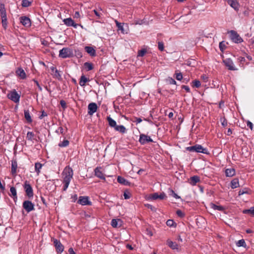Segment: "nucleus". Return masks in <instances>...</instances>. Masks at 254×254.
I'll use <instances>...</instances> for the list:
<instances>
[{
  "label": "nucleus",
  "instance_id": "1",
  "mask_svg": "<svg viewBox=\"0 0 254 254\" xmlns=\"http://www.w3.org/2000/svg\"><path fill=\"white\" fill-rule=\"evenodd\" d=\"M186 149L190 152L207 153V149L206 148H204L199 144H196L194 146L187 147L186 148Z\"/></svg>",
  "mask_w": 254,
  "mask_h": 254
},
{
  "label": "nucleus",
  "instance_id": "2",
  "mask_svg": "<svg viewBox=\"0 0 254 254\" xmlns=\"http://www.w3.org/2000/svg\"><path fill=\"white\" fill-rule=\"evenodd\" d=\"M73 56L72 50L68 48H64L59 51V57L64 59L71 57Z\"/></svg>",
  "mask_w": 254,
  "mask_h": 254
},
{
  "label": "nucleus",
  "instance_id": "3",
  "mask_svg": "<svg viewBox=\"0 0 254 254\" xmlns=\"http://www.w3.org/2000/svg\"><path fill=\"white\" fill-rule=\"evenodd\" d=\"M229 33L230 38L233 42L235 43H240L243 41L242 38L236 31L231 30Z\"/></svg>",
  "mask_w": 254,
  "mask_h": 254
},
{
  "label": "nucleus",
  "instance_id": "4",
  "mask_svg": "<svg viewBox=\"0 0 254 254\" xmlns=\"http://www.w3.org/2000/svg\"><path fill=\"white\" fill-rule=\"evenodd\" d=\"M52 241H53L54 246L55 247L57 253H62L64 250V246L60 241L57 239H52Z\"/></svg>",
  "mask_w": 254,
  "mask_h": 254
},
{
  "label": "nucleus",
  "instance_id": "5",
  "mask_svg": "<svg viewBox=\"0 0 254 254\" xmlns=\"http://www.w3.org/2000/svg\"><path fill=\"white\" fill-rule=\"evenodd\" d=\"M23 207L27 212H29L34 209V205L29 200H25L23 203Z\"/></svg>",
  "mask_w": 254,
  "mask_h": 254
},
{
  "label": "nucleus",
  "instance_id": "6",
  "mask_svg": "<svg viewBox=\"0 0 254 254\" xmlns=\"http://www.w3.org/2000/svg\"><path fill=\"white\" fill-rule=\"evenodd\" d=\"M223 63L228 68L229 70H235L236 68L235 67L234 65V63L232 60L230 59H226L223 61Z\"/></svg>",
  "mask_w": 254,
  "mask_h": 254
},
{
  "label": "nucleus",
  "instance_id": "7",
  "mask_svg": "<svg viewBox=\"0 0 254 254\" xmlns=\"http://www.w3.org/2000/svg\"><path fill=\"white\" fill-rule=\"evenodd\" d=\"M139 141L141 144H144L147 142H153V140L150 136L144 134H141L139 136Z\"/></svg>",
  "mask_w": 254,
  "mask_h": 254
},
{
  "label": "nucleus",
  "instance_id": "8",
  "mask_svg": "<svg viewBox=\"0 0 254 254\" xmlns=\"http://www.w3.org/2000/svg\"><path fill=\"white\" fill-rule=\"evenodd\" d=\"M51 71V74L53 75V77L58 79L59 80L61 79V74L60 73V71L58 70L54 66H51L50 67Z\"/></svg>",
  "mask_w": 254,
  "mask_h": 254
},
{
  "label": "nucleus",
  "instance_id": "9",
  "mask_svg": "<svg viewBox=\"0 0 254 254\" xmlns=\"http://www.w3.org/2000/svg\"><path fill=\"white\" fill-rule=\"evenodd\" d=\"M24 189L26 195L29 198L32 197L33 196V189L29 184L26 183L24 185Z\"/></svg>",
  "mask_w": 254,
  "mask_h": 254
},
{
  "label": "nucleus",
  "instance_id": "10",
  "mask_svg": "<svg viewBox=\"0 0 254 254\" xmlns=\"http://www.w3.org/2000/svg\"><path fill=\"white\" fill-rule=\"evenodd\" d=\"M8 98L14 102L17 103L19 101L20 96L16 91H12L8 95Z\"/></svg>",
  "mask_w": 254,
  "mask_h": 254
},
{
  "label": "nucleus",
  "instance_id": "11",
  "mask_svg": "<svg viewBox=\"0 0 254 254\" xmlns=\"http://www.w3.org/2000/svg\"><path fill=\"white\" fill-rule=\"evenodd\" d=\"M77 202L82 205H90L91 204V202L89 200L88 197L87 196H80L77 201Z\"/></svg>",
  "mask_w": 254,
  "mask_h": 254
},
{
  "label": "nucleus",
  "instance_id": "12",
  "mask_svg": "<svg viewBox=\"0 0 254 254\" xmlns=\"http://www.w3.org/2000/svg\"><path fill=\"white\" fill-rule=\"evenodd\" d=\"M97 109V105L95 103H91L88 106V113L90 115H92L95 113Z\"/></svg>",
  "mask_w": 254,
  "mask_h": 254
},
{
  "label": "nucleus",
  "instance_id": "13",
  "mask_svg": "<svg viewBox=\"0 0 254 254\" xmlns=\"http://www.w3.org/2000/svg\"><path fill=\"white\" fill-rule=\"evenodd\" d=\"M63 22L66 25L68 26H73L75 28L79 25L78 24H75L71 18H65L63 20Z\"/></svg>",
  "mask_w": 254,
  "mask_h": 254
},
{
  "label": "nucleus",
  "instance_id": "14",
  "mask_svg": "<svg viewBox=\"0 0 254 254\" xmlns=\"http://www.w3.org/2000/svg\"><path fill=\"white\" fill-rule=\"evenodd\" d=\"M72 177V176H65V177L64 178L63 180V190L65 191L66 190L71 181Z\"/></svg>",
  "mask_w": 254,
  "mask_h": 254
},
{
  "label": "nucleus",
  "instance_id": "15",
  "mask_svg": "<svg viewBox=\"0 0 254 254\" xmlns=\"http://www.w3.org/2000/svg\"><path fill=\"white\" fill-rule=\"evenodd\" d=\"M20 22L25 27H29L31 26V21L30 19L26 16H22L20 18Z\"/></svg>",
  "mask_w": 254,
  "mask_h": 254
},
{
  "label": "nucleus",
  "instance_id": "16",
  "mask_svg": "<svg viewBox=\"0 0 254 254\" xmlns=\"http://www.w3.org/2000/svg\"><path fill=\"white\" fill-rule=\"evenodd\" d=\"M116 26H117L118 28V30H120L121 31V33L122 34H127L128 32L127 29H126L124 27V23H120L118 22L117 20L115 21Z\"/></svg>",
  "mask_w": 254,
  "mask_h": 254
},
{
  "label": "nucleus",
  "instance_id": "17",
  "mask_svg": "<svg viewBox=\"0 0 254 254\" xmlns=\"http://www.w3.org/2000/svg\"><path fill=\"white\" fill-rule=\"evenodd\" d=\"M189 183L192 186H195L200 182V178L198 176H193L188 180Z\"/></svg>",
  "mask_w": 254,
  "mask_h": 254
},
{
  "label": "nucleus",
  "instance_id": "18",
  "mask_svg": "<svg viewBox=\"0 0 254 254\" xmlns=\"http://www.w3.org/2000/svg\"><path fill=\"white\" fill-rule=\"evenodd\" d=\"M166 197V195L164 193H162L160 194H158L157 193H154L151 195L150 198L152 199L156 200L157 199H163Z\"/></svg>",
  "mask_w": 254,
  "mask_h": 254
},
{
  "label": "nucleus",
  "instance_id": "19",
  "mask_svg": "<svg viewBox=\"0 0 254 254\" xmlns=\"http://www.w3.org/2000/svg\"><path fill=\"white\" fill-rule=\"evenodd\" d=\"M210 206L214 210H218L219 211H224L225 210V207L221 205H218L213 203H211L210 204Z\"/></svg>",
  "mask_w": 254,
  "mask_h": 254
},
{
  "label": "nucleus",
  "instance_id": "20",
  "mask_svg": "<svg viewBox=\"0 0 254 254\" xmlns=\"http://www.w3.org/2000/svg\"><path fill=\"white\" fill-rule=\"evenodd\" d=\"M85 51L89 54L92 57H94L96 56V51L95 49L92 47L89 46H86L85 47Z\"/></svg>",
  "mask_w": 254,
  "mask_h": 254
},
{
  "label": "nucleus",
  "instance_id": "21",
  "mask_svg": "<svg viewBox=\"0 0 254 254\" xmlns=\"http://www.w3.org/2000/svg\"><path fill=\"white\" fill-rule=\"evenodd\" d=\"M167 244L168 246L173 250H177L178 249V245L176 242L168 240L167 241Z\"/></svg>",
  "mask_w": 254,
  "mask_h": 254
},
{
  "label": "nucleus",
  "instance_id": "22",
  "mask_svg": "<svg viewBox=\"0 0 254 254\" xmlns=\"http://www.w3.org/2000/svg\"><path fill=\"white\" fill-rule=\"evenodd\" d=\"M9 195L12 197L15 201L17 199V192L16 189L14 187H12L10 189Z\"/></svg>",
  "mask_w": 254,
  "mask_h": 254
},
{
  "label": "nucleus",
  "instance_id": "23",
  "mask_svg": "<svg viewBox=\"0 0 254 254\" xmlns=\"http://www.w3.org/2000/svg\"><path fill=\"white\" fill-rule=\"evenodd\" d=\"M0 13L1 17L6 16V12L5 8V5L2 3H1L0 4Z\"/></svg>",
  "mask_w": 254,
  "mask_h": 254
},
{
  "label": "nucleus",
  "instance_id": "24",
  "mask_svg": "<svg viewBox=\"0 0 254 254\" xmlns=\"http://www.w3.org/2000/svg\"><path fill=\"white\" fill-rule=\"evenodd\" d=\"M16 73L22 79H24L26 77L25 72L21 68H18Z\"/></svg>",
  "mask_w": 254,
  "mask_h": 254
},
{
  "label": "nucleus",
  "instance_id": "25",
  "mask_svg": "<svg viewBox=\"0 0 254 254\" xmlns=\"http://www.w3.org/2000/svg\"><path fill=\"white\" fill-rule=\"evenodd\" d=\"M107 120L108 122L109 126L111 127H114L115 129L116 127L118 126L117 125L116 121L114 120L113 119H112L110 117H107Z\"/></svg>",
  "mask_w": 254,
  "mask_h": 254
},
{
  "label": "nucleus",
  "instance_id": "26",
  "mask_svg": "<svg viewBox=\"0 0 254 254\" xmlns=\"http://www.w3.org/2000/svg\"><path fill=\"white\" fill-rule=\"evenodd\" d=\"M24 117L28 123H31L32 122V120L28 110H24Z\"/></svg>",
  "mask_w": 254,
  "mask_h": 254
},
{
  "label": "nucleus",
  "instance_id": "27",
  "mask_svg": "<svg viewBox=\"0 0 254 254\" xmlns=\"http://www.w3.org/2000/svg\"><path fill=\"white\" fill-rule=\"evenodd\" d=\"M119 222H121V221L120 219H113L111 221V225L114 228H118L120 227L121 225V224H119Z\"/></svg>",
  "mask_w": 254,
  "mask_h": 254
},
{
  "label": "nucleus",
  "instance_id": "28",
  "mask_svg": "<svg viewBox=\"0 0 254 254\" xmlns=\"http://www.w3.org/2000/svg\"><path fill=\"white\" fill-rule=\"evenodd\" d=\"M239 183L238 179H233L231 182V187L232 189H236L239 187Z\"/></svg>",
  "mask_w": 254,
  "mask_h": 254
},
{
  "label": "nucleus",
  "instance_id": "29",
  "mask_svg": "<svg viewBox=\"0 0 254 254\" xmlns=\"http://www.w3.org/2000/svg\"><path fill=\"white\" fill-rule=\"evenodd\" d=\"M17 168V163L16 160H12L11 163V173L12 174L16 173Z\"/></svg>",
  "mask_w": 254,
  "mask_h": 254
},
{
  "label": "nucleus",
  "instance_id": "30",
  "mask_svg": "<svg viewBox=\"0 0 254 254\" xmlns=\"http://www.w3.org/2000/svg\"><path fill=\"white\" fill-rule=\"evenodd\" d=\"M118 182L121 184L124 185H129V184L127 181L125 180L123 177L121 176H118Z\"/></svg>",
  "mask_w": 254,
  "mask_h": 254
},
{
  "label": "nucleus",
  "instance_id": "31",
  "mask_svg": "<svg viewBox=\"0 0 254 254\" xmlns=\"http://www.w3.org/2000/svg\"><path fill=\"white\" fill-rule=\"evenodd\" d=\"M115 129L122 133H125L127 131L126 128L123 125L117 126Z\"/></svg>",
  "mask_w": 254,
  "mask_h": 254
},
{
  "label": "nucleus",
  "instance_id": "32",
  "mask_svg": "<svg viewBox=\"0 0 254 254\" xmlns=\"http://www.w3.org/2000/svg\"><path fill=\"white\" fill-rule=\"evenodd\" d=\"M88 81H89V79L87 78L84 75H82L80 79L79 84L81 86H84L86 82Z\"/></svg>",
  "mask_w": 254,
  "mask_h": 254
},
{
  "label": "nucleus",
  "instance_id": "33",
  "mask_svg": "<svg viewBox=\"0 0 254 254\" xmlns=\"http://www.w3.org/2000/svg\"><path fill=\"white\" fill-rule=\"evenodd\" d=\"M228 3L234 9H236L238 8V3L237 0H228Z\"/></svg>",
  "mask_w": 254,
  "mask_h": 254
},
{
  "label": "nucleus",
  "instance_id": "34",
  "mask_svg": "<svg viewBox=\"0 0 254 254\" xmlns=\"http://www.w3.org/2000/svg\"><path fill=\"white\" fill-rule=\"evenodd\" d=\"M73 171L72 169L69 167H66L63 172L62 175H72Z\"/></svg>",
  "mask_w": 254,
  "mask_h": 254
},
{
  "label": "nucleus",
  "instance_id": "35",
  "mask_svg": "<svg viewBox=\"0 0 254 254\" xmlns=\"http://www.w3.org/2000/svg\"><path fill=\"white\" fill-rule=\"evenodd\" d=\"M251 190L248 188H244L243 190H239L238 192V195L239 196L243 195L244 194H250Z\"/></svg>",
  "mask_w": 254,
  "mask_h": 254
},
{
  "label": "nucleus",
  "instance_id": "36",
  "mask_svg": "<svg viewBox=\"0 0 254 254\" xmlns=\"http://www.w3.org/2000/svg\"><path fill=\"white\" fill-rule=\"evenodd\" d=\"M245 214H250L252 216H254V207H252L249 209H246L243 211Z\"/></svg>",
  "mask_w": 254,
  "mask_h": 254
},
{
  "label": "nucleus",
  "instance_id": "37",
  "mask_svg": "<svg viewBox=\"0 0 254 254\" xmlns=\"http://www.w3.org/2000/svg\"><path fill=\"white\" fill-rule=\"evenodd\" d=\"M236 245L240 247H243L244 248H246V242L245 241H244V240L243 239H242V240H239L237 243H236Z\"/></svg>",
  "mask_w": 254,
  "mask_h": 254
},
{
  "label": "nucleus",
  "instance_id": "38",
  "mask_svg": "<svg viewBox=\"0 0 254 254\" xmlns=\"http://www.w3.org/2000/svg\"><path fill=\"white\" fill-rule=\"evenodd\" d=\"M43 164L40 163H36L35 164V169L37 174H39L40 171V169H41L43 166Z\"/></svg>",
  "mask_w": 254,
  "mask_h": 254
},
{
  "label": "nucleus",
  "instance_id": "39",
  "mask_svg": "<svg viewBox=\"0 0 254 254\" xmlns=\"http://www.w3.org/2000/svg\"><path fill=\"white\" fill-rule=\"evenodd\" d=\"M200 86V82L198 80H195L192 82V86L193 87L199 88Z\"/></svg>",
  "mask_w": 254,
  "mask_h": 254
},
{
  "label": "nucleus",
  "instance_id": "40",
  "mask_svg": "<svg viewBox=\"0 0 254 254\" xmlns=\"http://www.w3.org/2000/svg\"><path fill=\"white\" fill-rule=\"evenodd\" d=\"M84 66L85 68L87 69V70H91L93 69V65L91 63H85L84 64Z\"/></svg>",
  "mask_w": 254,
  "mask_h": 254
},
{
  "label": "nucleus",
  "instance_id": "41",
  "mask_svg": "<svg viewBox=\"0 0 254 254\" xmlns=\"http://www.w3.org/2000/svg\"><path fill=\"white\" fill-rule=\"evenodd\" d=\"M235 170L233 168L227 169L225 170V175H235Z\"/></svg>",
  "mask_w": 254,
  "mask_h": 254
},
{
  "label": "nucleus",
  "instance_id": "42",
  "mask_svg": "<svg viewBox=\"0 0 254 254\" xmlns=\"http://www.w3.org/2000/svg\"><path fill=\"white\" fill-rule=\"evenodd\" d=\"M68 144H69V141L66 139H64L63 141H62V142H60L59 144V145L60 147H66V146H68Z\"/></svg>",
  "mask_w": 254,
  "mask_h": 254
},
{
  "label": "nucleus",
  "instance_id": "43",
  "mask_svg": "<svg viewBox=\"0 0 254 254\" xmlns=\"http://www.w3.org/2000/svg\"><path fill=\"white\" fill-rule=\"evenodd\" d=\"M1 18V23L2 26L4 27V29L6 28L7 26V16L6 17H2Z\"/></svg>",
  "mask_w": 254,
  "mask_h": 254
},
{
  "label": "nucleus",
  "instance_id": "44",
  "mask_svg": "<svg viewBox=\"0 0 254 254\" xmlns=\"http://www.w3.org/2000/svg\"><path fill=\"white\" fill-rule=\"evenodd\" d=\"M31 3V1L29 0H23L22 2V5L23 7H28Z\"/></svg>",
  "mask_w": 254,
  "mask_h": 254
},
{
  "label": "nucleus",
  "instance_id": "45",
  "mask_svg": "<svg viewBox=\"0 0 254 254\" xmlns=\"http://www.w3.org/2000/svg\"><path fill=\"white\" fill-rule=\"evenodd\" d=\"M219 48L221 52H223L226 49V45L224 41L221 42L219 43Z\"/></svg>",
  "mask_w": 254,
  "mask_h": 254
},
{
  "label": "nucleus",
  "instance_id": "46",
  "mask_svg": "<svg viewBox=\"0 0 254 254\" xmlns=\"http://www.w3.org/2000/svg\"><path fill=\"white\" fill-rule=\"evenodd\" d=\"M146 52L147 51L146 49H142L138 52L137 56L139 57H143L144 55L146 53Z\"/></svg>",
  "mask_w": 254,
  "mask_h": 254
},
{
  "label": "nucleus",
  "instance_id": "47",
  "mask_svg": "<svg viewBox=\"0 0 254 254\" xmlns=\"http://www.w3.org/2000/svg\"><path fill=\"white\" fill-rule=\"evenodd\" d=\"M176 78L178 80H181L183 79V75L181 72H177V71L175 72Z\"/></svg>",
  "mask_w": 254,
  "mask_h": 254
},
{
  "label": "nucleus",
  "instance_id": "48",
  "mask_svg": "<svg viewBox=\"0 0 254 254\" xmlns=\"http://www.w3.org/2000/svg\"><path fill=\"white\" fill-rule=\"evenodd\" d=\"M170 195L172 196L173 197H175L176 199H179L180 198V197L176 194L175 191L173 190H171L170 191Z\"/></svg>",
  "mask_w": 254,
  "mask_h": 254
},
{
  "label": "nucleus",
  "instance_id": "49",
  "mask_svg": "<svg viewBox=\"0 0 254 254\" xmlns=\"http://www.w3.org/2000/svg\"><path fill=\"white\" fill-rule=\"evenodd\" d=\"M101 167H97L94 170L95 175H102V172L101 171Z\"/></svg>",
  "mask_w": 254,
  "mask_h": 254
},
{
  "label": "nucleus",
  "instance_id": "50",
  "mask_svg": "<svg viewBox=\"0 0 254 254\" xmlns=\"http://www.w3.org/2000/svg\"><path fill=\"white\" fill-rule=\"evenodd\" d=\"M34 137V133L32 132H28L27 133V138L28 140H32L33 138Z\"/></svg>",
  "mask_w": 254,
  "mask_h": 254
},
{
  "label": "nucleus",
  "instance_id": "51",
  "mask_svg": "<svg viewBox=\"0 0 254 254\" xmlns=\"http://www.w3.org/2000/svg\"><path fill=\"white\" fill-rule=\"evenodd\" d=\"M124 196L125 199H127L130 197V194L129 191H125L124 193Z\"/></svg>",
  "mask_w": 254,
  "mask_h": 254
},
{
  "label": "nucleus",
  "instance_id": "52",
  "mask_svg": "<svg viewBox=\"0 0 254 254\" xmlns=\"http://www.w3.org/2000/svg\"><path fill=\"white\" fill-rule=\"evenodd\" d=\"M158 49L161 51H163L164 50V44L162 42H159L158 43Z\"/></svg>",
  "mask_w": 254,
  "mask_h": 254
},
{
  "label": "nucleus",
  "instance_id": "53",
  "mask_svg": "<svg viewBox=\"0 0 254 254\" xmlns=\"http://www.w3.org/2000/svg\"><path fill=\"white\" fill-rule=\"evenodd\" d=\"M174 222L173 220H168L166 222V224L167 226L172 227L174 225Z\"/></svg>",
  "mask_w": 254,
  "mask_h": 254
},
{
  "label": "nucleus",
  "instance_id": "54",
  "mask_svg": "<svg viewBox=\"0 0 254 254\" xmlns=\"http://www.w3.org/2000/svg\"><path fill=\"white\" fill-rule=\"evenodd\" d=\"M176 214L180 217H183L185 216L184 213L181 210H177Z\"/></svg>",
  "mask_w": 254,
  "mask_h": 254
},
{
  "label": "nucleus",
  "instance_id": "55",
  "mask_svg": "<svg viewBox=\"0 0 254 254\" xmlns=\"http://www.w3.org/2000/svg\"><path fill=\"white\" fill-rule=\"evenodd\" d=\"M168 81L170 84H176V81L172 77H169Z\"/></svg>",
  "mask_w": 254,
  "mask_h": 254
},
{
  "label": "nucleus",
  "instance_id": "56",
  "mask_svg": "<svg viewBox=\"0 0 254 254\" xmlns=\"http://www.w3.org/2000/svg\"><path fill=\"white\" fill-rule=\"evenodd\" d=\"M222 122L221 124L223 127H226L227 125V121L225 118L221 119Z\"/></svg>",
  "mask_w": 254,
  "mask_h": 254
},
{
  "label": "nucleus",
  "instance_id": "57",
  "mask_svg": "<svg viewBox=\"0 0 254 254\" xmlns=\"http://www.w3.org/2000/svg\"><path fill=\"white\" fill-rule=\"evenodd\" d=\"M201 79L204 82H207L208 80V76L206 74H203L201 76Z\"/></svg>",
  "mask_w": 254,
  "mask_h": 254
},
{
  "label": "nucleus",
  "instance_id": "58",
  "mask_svg": "<svg viewBox=\"0 0 254 254\" xmlns=\"http://www.w3.org/2000/svg\"><path fill=\"white\" fill-rule=\"evenodd\" d=\"M60 104L61 105V106L63 108H65L66 107V103L64 101V100H61L60 101Z\"/></svg>",
  "mask_w": 254,
  "mask_h": 254
},
{
  "label": "nucleus",
  "instance_id": "59",
  "mask_svg": "<svg viewBox=\"0 0 254 254\" xmlns=\"http://www.w3.org/2000/svg\"><path fill=\"white\" fill-rule=\"evenodd\" d=\"M182 88L184 89L187 92H190V89L188 86L183 85Z\"/></svg>",
  "mask_w": 254,
  "mask_h": 254
},
{
  "label": "nucleus",
  "instance_id": "60",
  "mask_svg": "<svg viewBox=\"0 0 254 254\" xmlns=\"http://www.w3.org/2000/svg\"><path fill=\"white\" fill-rule=\"evenodd\" d=\"M247 126H248V127H249L250 128V129L251 130H253V125L252 122H251L250 121H248L247 122Z\"/></svg>",
  "mask_w": 254,
  "mask_h": 254
},
{
  "label": "nucleus",
  "instance_id": "61",
  "mask_svg": "<svg viewBox=\"0 0 254 254\" xmlns=\"http://www.w3.org/2000/svg\"><path fill=\"white\" fill-rule=\"evenodd\" d=\"M47 116V113L44 111H43L42 112V114L39 117V118L40 119H42L44 117H46Z\"/></svg>",
  "mask_w": 254,
  "mask_h": 254
},
{
  "label": "nucleus",
  "instance_id": "62",
  "mask_svg": "<svg viewBox=\"0 0 254 254\" xmlns=\"http://www.w3.org/2000/svg\"><path fill=\"white\" fill-rule=\"evenodd\" d=\"M238 59L239 61V62L241 63L245 62L246 61L245 58L244 57H240L239 58H238Z\"/></svg>",
  "mask_w": 254,
  "mask_h": 254
},
{
  "label": "nucleus",
  "instance_id": "63",
  "mask_svg": "<svg viewBox=\"0 0 254 254\" xmlns=\"http://www.w3.org/2000/svg\"><path fill=\"white\" fill-rule=\"evenodd\" d=\"M134 119L135 120L134 122H136L137 124L140 123L142 122L141 119L139 118L135 117Z\"/></svg>",
  "mask_w": 254,
  "mask_h": 254
},
{
  "label": "nucleus",
  "instance_id": "64",
  "mask_svg": "<svg viewBox=\"0 0 254 254\" xmlns=\"http://www.w3.org/2000/svg\"><path fill=\"white\" fill-rule=\"evenodd\" d=\"M68 253L69 254H75L73 249L72 248H70L68 249Z\"/></svg>",
  "mask_w": 254,
  "mask_h": 254
}]
</instances>
